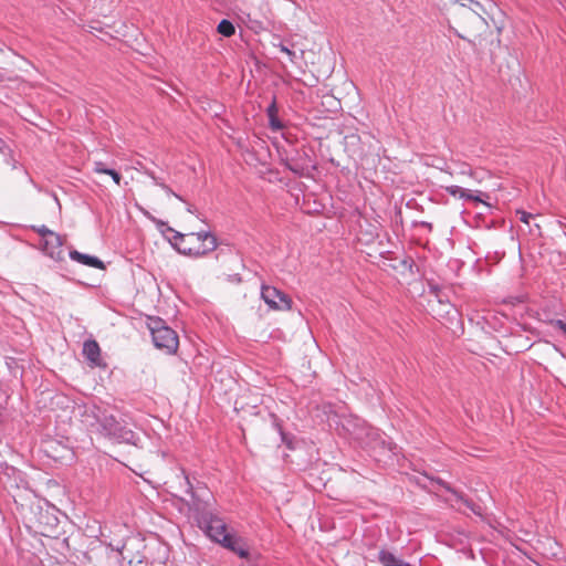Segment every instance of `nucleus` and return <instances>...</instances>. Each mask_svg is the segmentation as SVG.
<instances>
[{
  "instance_id": "5",
  "label": "nucleus",
  "mask_w": 566,
  "mask_h": 566,
  "mask_svg": "<svg viewBox=\"0 0 566 566\" xmlns=\"http://www.w3.org/2000/svg\"><path fill=\"white\" fill-rule=\"evenodd\" d=\"M147 326L156 348L166 350L168 354L176 353L179 345L178 335L166 325L164 319L160 317H148Z\"/></svg>"
},
{
  "instance_id": "30",
  "label": "nucleus",
  "mask_w": 566,
  "mask_h": 566,
  "mask_svg": "<svg viewBox=\"0 0 566 566\" xmlns=\"http://www.w3.org/2000/svg\"><path fill=\"white\" fill-rule=\"evenodd\" d=\"M468 2L470 3V7H472V6H479V3H478V2H475V1H473V0H468Z\"/></svg>"
},
{
  "instance_id": "8",
  "label": "nucleus",
  "mask_w": 566,
  "mask_h": 566,
  "mask_svg": "<svg viewBox=\"0 0 566 566\" xmlns=\"http://www.w3.org/2000/svg\"><path fill=\"white\" fill-rule=\"evenodd\" d=\"M83 355L92 365L97 366L101 360V348L95 339H87L83 344Z\"/></svg>"
},
{
  "instance_id": "23",
  "label": "nucleus",
  "mask_w": 566,
  "mask_h": 566,
  "mask_svg": "<svg viewBox=\"0 0 566 566\" xmlns=\"http://www.w3.org/2000/svg\"><path fill=\"white\" fill-rule=\"evenodd\" d=\"M437 302L440 303L441 305H448L450 306L449 302H448V297L446 295V293H440V297H436Z\"/></svg>"
},
{
  "instance_id": "26",
  "label": "nucleus",
  "mask_w": 566,
  "mask_h": 566,
  "mask_svg": "<svg viewBox=\"0 0 566 566\" xmlns=\"http://www.w3.org/2000/svg\"><path fill=\"white\" fill-rule=\"evenodd\" d=\"M153 182L156 185V186H159L161 188V185H165V182L159 179L157 176L153 179Z\"/></svg>"
},
{
  "instance_id": "15",
  "label": "nucleus",
  "mask_w": 566,
  "mask_h": 566,
  "mask_svg": "<svg viewBox=\"0 0 566 566\" xmlns=\"http://www.w3.org/2000/svg\"><path fill=\"white\" fill-rule=\"evenodd\" d=\"M217 31L226 36V38H230L234 34L235 32V28L233 25V23L230 21V20H227V19H222L218 27H217Z\"/></svg>"
},
{
  "instance_id": "28",
  "label": "nucleus",
  "mask_w": 566,
  "mask_h": 566,
  "mask_svg": "<svg viewBox=\"0 0 566 566\" xmlns=\"http://www.w3.org/2000/svg\"><path fill=\"white\" fill-rule=\"evenodd\" d=\"M144 172H145L149 178H151V180L156 177L155 172H154V171H151V170L146 169Z\"/></svg>"
},
{
  "instance_id": "3",
  "label": "nucleus",
  "mask_w": 566,
  "mask_h": 566,
  "mask_svg": "<svg viewBox=\"0 0 566 566\" xmlns=\"http://www.w3.org/2000/svg\"><path fill=\"white\" fill-rule=\"evenodd\" d=\"M174 232L170 239L171 245L181 254L199 258L217 249V238L211 232L200 231L188 234Z\"/></svg>"
},
{
  "instance_id": "19",
  "label": "nucleus",
  "mask_w": 566,
  "mask_h": 566,
  "mask_svg": "<svg viewBox=\"0 0 566 566\" xmlns=\"http://www.w3.org/2000/svg\"><path fill=\"white\" fill-rule=\"evenodd\" d=\"M551 325L566 333V321L563 319H553L551 321Z\"/></svg>"
},
{
  "instance_id": "9",
  "label": "nucleus",
  "mask_w": 566,
  "mask_h": 566,
  "mask_svg": "<svg viewBox=\"0 0 566 566\" xmlns=\"http://www.w3.org/2000/svg\"><path fill=\"white\" fill-rule=\"evenodd\" d=\"M69 255H70L71 260L76 261L81 264H84V265H87L91 268H95V269H101V270H103L105 268L104 263L98 258H96L94 255L84 254L76 250L70 251Z\"/></svg>"
},
{
  "instance_id": "24",
  "label": "nucleus",
  "mask_w": 566,
  "mask_h": 566,
  "mask_svg": "<svg viewBox=\"0 0 566 566\" xmlns=\"http://www.w3.org/2000/svg\"><path fill=\"white\" fill-rule=\"evenodd\" d=\"M7 151H10V148L7 145V143L0 137V154H6Z\"/></svg>"
},
{
  "instance_id": "7",
  "label": "nucleus",
  "mask_w": 566,
  "mask_h": 566,
  "mask_svg": "<svg viewBox=\"0 0 566 566\" xmlns=\"http://www.w3.org/2000/svg\"><path fill=\"white\" fill-rule=\"evenodd\" d=\"M63 239L60 234L54 232L51 237L42 241V250L51 259L62 261L64 259V251L62 249Z\"/></svg>"
},
{
  "instance_id": "21",
  "label": "nucleus",
  "mask_w": 566,
  "mask_h": 566,
  "mask_svg": "<svg viewBox=\"0 0 566 566\" xmlns=\"http://www.w3.org/2000/svg\"><path fill=\"white\" fill-rule=\"evenodd\" d=\"M429 293L432 294L434 297H440V293H442V290L437 284H429Z\"/></svg>"
},
{
  "instance_id": "11",
  "label": "nucleus",
  "mask_w": 566,
  "mask_h": 566,
  "mask_svg": "<svg viewBox=\"0 0 566 566\" xmlns=\"http://www.w3.org/2000/svg\"><path fill=\"white\" fill-rule=\"evenodd\" d=\"M446 191L450 195V196H453V197H459L460 199H463V200H472V201H479L481 202L482 200L476 196L474 195L472 191L468 190V189H464L460 186H448L446 187Z\"/></svg>"
},
{
  "instance_id": "4",
  "label": "nucleus",
  "mask_w": 566,
  "mask_h": 566,
  "mask_svg": "<svg viewBox=\"0 0 566 566\" xmlns=\"http://www.w3.org/2000/svg\"><path fill=\"white\" fill-rule=\"evenodd\" d=\"M344 427L350 432L352 437L370 448L375 452L379 450V454H396V444L384 439L378 429L368 426L360 419H349Z\"/></svg>"
},
{
  "instance_id": "20",
  "label": "nucleus",
  "mask_w": 566,
  "mask_h": 566,
  "mask_svg": "<svg viewBox=\"0 0 566 566\" xmlns=\"http://www.w3.org/2000/svg\"><path fill=\"white\" fill-rule=\"evenodd\" d=\"M161 189L169 196H174L175 198H177L178 200L180 201H184L182 197L179 196L178 193H176L168 185H161Z\"/></svg>"
},
{
  "instance_id": "14",
  "label": "nucleus",
  "mask_w": 566,
  "mask_h": 566,
  "mask_svg": "<svg viewBox=\"0 0 566 566\" xmlns=\"http://www.w3.org/2000/svg\"><path fill=\"white\" fill-rule=\"evenodd\" d=\"M378 559L380 564L384 566H397V564L401 562L399 557H397L394 553L387 549L379 551Z\"/></svg>"
},
{
  "instance_id": "13",
  "label": "nucleus",
  "mask_w": 566,
  "mask_h": 566,
  "mask_svg": "<svg viewBox=\"0 0 566 566\" xmlns=\"http://www.w3.org/2000/svg\"><path fill=\"white\" fill-rule=\"evenodd\" d=\"M96 174H105V175H109L111 178L114 180V182L116 185H119L120 180H122V176L119 172H117L116 170L114 169H109V168H106L105 167V164L102 163V161H95L94 163V169H93Z\"/></svg>"
},
{
  "instance_id": "27",
  "label": "nucleus",
  "mask_w": 566,
  "mask_h": 566,
  "mask_svg": "<svg viewBox=\"0 0 566 566\" xmlns=\"http://www.w3.org/2000/svg\"><path fill=\"white\" fill-rule=\"evenodd\" d=\"M187 211L192 214L197 213V209L192 205L187 206Z\"/></svg>"
},
{
  "instance_id": "12",
  "label": "nucleus",
  "mask_w": 566,
  "mask_h": 566,
  "mask_svg": "<svg viewBox=\"0 0 566 566\" xmlns=\"http://www.w3.org/2000/svg\"><path fill=\"white\" fill-rule=\"evenodd\" d=\"M277 112L279 111H277L276 102H275V98H273L272 103L266 108V115L269 117L270 127L273 130H279L283 127V124L281 123V120L277 117Z\"/></svg>"
},
{
  "instance_id": "17",
  "label": "nucleus",
  "mask_w": 566,
  "mask_h": 566,
  "mask_svg": "<svg viewBox=\"0 0 566 566\" xmlns=\"http://www.w3.org/2000/svg\"><path fill=\"white\" fill-rule=\"evenodd\" d=\"M32 230L42 238V241L54 233V231L50 230L46 226H32Z\"/></svg>"
},
{
  "instance_id": "1",
  "label": "nucleus",
  "mask_w": 566,
  "mask_h": 566,
  "mask_svg": "<svg viewBox=\"0 0 566 566\" xmlns=\"http://www.w3.org/2000/svg\"><path fill=\"white\" fill-rule=\"evenodd\" d=\"M187 493L192 499L191 507L198 513V522L205 528L207 535L222 547L237 554L240 558H248L249 547L243 537L237 533L230 532L227 524L211 512L203 507V494L207 493L206 486L198 485L196 489L185 476Z\"/></svg>"
},
{
  "instance_id": "25",
  "label": "nucleus",
  "mask_w": 566,
  "mask_h": 566,
  "mask_svg": "<svg viewBox=\"0 0 566 566\" xmlns=\"http://www.w3.org/2000/svg\"><path fill=\"white\" fill-rule=\"evenodd\" d=\"M276 427H277V430L282 437V441L285 442L287 444L289 448H291V442L290 441H286V437H285V433L282 431V428L279 423H276Z\"/></svg>"
},
{
  "instance_id": "29",
  "label": "nucleus",
  "mask_w": 566,
  "mask_h": 566,
  "mask_svg": "<svg viewBox=\"0 0 566 566\" xmlns=\"http://www.w3.org/2000/svg\"><path fill=\"white\" fill-rule=\"evenodd\" d=\"M397 566H411V564L401 559V562L397 564Z\"/></svg>"
},
{
  "instance_id": "22",
  "label": "nucleus",
  "mask_w": 566,
  "mask_h": 566,
  "mask_svg": "<svg viewBox=\"0 0 566 566\" xmlns=\"http://www.w3.org/2000/svg\"><path fill=\"white\" fill-rule=\"evenodd\" d=\"M517 214H520V220L524 223H528L530 219L533 218V216L526 211H517Z\"/></svg>"
},
{
  "instance_id": "18",
  "label": "nucleus",
  "mask_w": 566,
  "mask_h": 566,
  "mask_svg": "<svg viewBox=\"0 0 566 566\" xmlns=\"http://www.w3.org/2000/svg\"><path fill=\"white\" fill-rule=\"evenodd\" d=\"M279 48V50L282 52V53H285L287 56H289V60L292 62V63H295L296 59H297V55H296V52L291 50L287 45H285L284 43H279L276 45Z\"/></svg>"
},
{
  "instance_id": "2",
  "label": "nucleus",
  "mask_w": 566,
  "mask_h": 566,
  "mask_svg": "<svg viewBox=\"0 0 566 566\" xmlns=\"http://www.w3.org/2000/svg\"><path fill=\"white\" fill-rule=\"evenodd\" d=\"M81 421L92 431H96L119 443L138 444L139 438L129 428L122 426L113 415L96 405L80 407Z\"/></svg>"
},
{
  "instance_id": "16",
  "label": "nucleus",
  "mask_w": 566,
  "mask_h": 566,
  "mask_svg": "<svg viewBox=\"0 0 566 566\" xmlns=\"http://www.w3.org/2000/svg\"><path fill=\"white\" fill-rule=\"evenodd\" d=\"M284 164L289 170L296 175H302L304 171V166L301 165L297 160H294L293 158L286 157L284 160Z\"/></svg>"
},
{
  "instance_id": "31",
  "label": "nucleus",
  "mask_w": 566,
  "mask_h": 566,
  "mask_svg": "<svg viewBox=\"0 0 566 566\" xmlns=\"http://www.w3.org/2000/svg\"><path fill=\"white\" fill-rule=\"evenodd\" d=\"M478 7H479V6H474V8H473V7H470V8H471L473 11H476L475 9H478Z\"/></svg>"
},
{
  "instance_id": "6",
  "label": "nucleus",
  "mask_w": 566,
  "mask_h": 566,
  "mask_svg": "<svg viewBox=\"0 0 566 566\" xmlns=\"http://www.w3.org/2000/svg\"><path fill=\"white\" fill-rule=\"evenodd\" d=\"M261 297L274 311H289L292 307L291 297L274 286L263 284L261 286Z\"/></svg>"
},
{
  "instance_id": "10",
  "label": "nucleus",
  "mask_w": 566,
  "mask_h": 566,
  "mask_svg": "<svg viewBox=\"0 0 566 566\" xmlns=\"http://www.w3.org/2000/svg\"><path fill=\"white\" fill-rule=\"evenodd\" d=\"M443 486L451 493V495L454 497L455 502H462L472 513H474L478 516L483 515V509L481 505L472 502L471 500H468L462 496L459 492L451 489L449 485L443 484Z\"/></svg>"
}]
</instances>
